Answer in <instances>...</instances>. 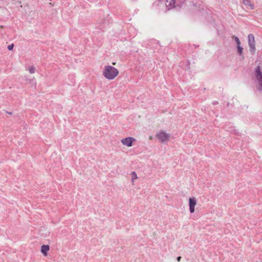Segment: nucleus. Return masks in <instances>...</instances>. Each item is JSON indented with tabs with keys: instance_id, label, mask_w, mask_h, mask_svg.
I'll return each mask as SVG.
<instances>
[{
	"instance_id": "1",
	"label": "nucleus",
	"mask_w": 262,
	"mask_h": 262,
	"mask_svg": "<svg viewBox=\"0 0 262 262\" xmlns=\"http://www.w3.org/2000/svg\"><path fill=\"white\" fill-rule=\"evenodd\" d=\"M119 74V71L112 66L104 67L103 75L108 80H113Z\"/></svg>"
},
{
	"instance_id": "2",
	"label": "nucleus",
	"mask_w": 262,
	"mask_h": 262,
	"mask_svg": "<svg viewBox=\"0 0 262 262\" xmlns=\"http://www.w3.org/2000/svg\"><path fill=\"white\" fill-rule=\"evenodd\" d=\"M255 76L257 82L256 89L260 93H262V73L260 67L258 66L255 69Z\"/></svg>"
},
{
	"instance_id": "3",
	"label": "nucleus",
	"mask_w": 262,
	"mask_h": 262,
	"mask_svg": "<svg viewBox=\"0 0 262 262\" xmlns=\"http://www.w3.org/2000/svg\"><path fill=\"white\" fill-rule=\"evenodd\" d=\"M156 138L161 142L169 140L170 134L166 133L163 130H161L156 135Z\"/></svg>"
},
{
	"instance_id": "4",
	"label": "nucleus",
	"mask_w": 262,
	"mask_h": 262,
	"mask_svg": "<svg viewBox=\"0 0 262 262\" xmlns=\"http://www.w3.org/2000/svg\"><path fill=\"white\" fill-rule=\"evenodd\" d=\"M248 45L250 52L253 54L255 51V38L252 34L248 35Z\"/></svg>"
},
{
	"instance_id": "5",
	"label": "nucleus",
	"mask_w": 262,
	"mask_h": 262,
	"mask_svg": "<svg viewBox=\"0 0 262 262\" xmlns=\"http://www.w3.org/2000/svg\"><path fill=\"white\" fill-rule=\"evenodd\" d=\"M136 140L133 137H127L125 138L122 139L121 140V143L124 145L128 147L132 146L133 142Z\"/></svg>"
},
{
	"instance_id": "6",
	"label": "nucleus",
	"mask_w": 262,
	"mask_h": 262,
	"mask_svg": "<svg viewBox=\"0 0 262 262\" xmlns=\"http://www.w3.org/2000/svg\"><path fill=\"white\" fill-rule=\"evenodd\" d=\"M196 205V200L195 198H190L189 199V206L190 212L192 213L194 212V208Z\"/></svg>"
},
{
	"instance_id": "7",
	"label": "nucleus",
	"mask_w": 262,
	"mask_h": 262,
	"mask_svg": "<svg viewBox=\"0 0 262 262\" xmlns=\"http://www.w3.org/2000/svg\"><path fill=\"white\" fill-rule=\"evenodd\" d=\"M165 4V6L168 10H170L174 7V0H162Z\"/></svg>"
},
{
	"instance_id": "8",
	"label": "nucleus",
	"mask_w": 262,
	"mask_h": 262,
	"mask_svg": "<svg viewBox=\"0 0 262 262\" xmlns=\"http://www.w3.org/2000/svg\"><path fill=\"white\" fill-rule=\"evenodd\" d=\"M27 83L31 87H32L33 88H35L36 85V82L35 81V79L34 78H33L32 79H29L27 81Z\"/></svg>"
},
{
	"instance_id": "9",
	"label": "nucleus",
	"mask_w": 262,
	"mask_h": 262,
	"mask_svg": "<svg viewBox=\"0 0 262 262\" xmlns=\"http://www.w3.org/2000/svg\"><path fill=\"white\" fill-rule=\"evenodd\" d=\"M50 250V247H41V252L44 256L47 255V252Z\"/></svg>"
},
{
	"instance_id": "10",
	"label": "nucleus",
	"mask_w": 262,
	"mask_h": 262,
	"mask_svg": "<svg viewBox=\"0 0 262 262\" xmlns=\"http://www.w3.org/2000/svg\"><path fill=\"white\" fill-rule=\"evenodd\" d=\"M243 3L245 5L250 7L251 9H254V6L251 4L250 0H243Z\"/></svg>"
},
{
	"instance_id": "11",
	"label": "nucleus",
	"mask_w": 262,
	"mask_h": 262,
	"mask_svg": "<svg viewBox=\"0 0 262 262\" xmlns=\"http://www.w3.org/2000/svg\"><path fill=\"white\" fill-rule=\"evenodd\" d=\"M28 70L29 71V72L30 74H33L35 72V68L34 67L32 66V67H29L28 68Z\"/></svg>"
},
{
	"instance_id": "12",
	"label": "nucleus",
	"mask_w": 262,
	"mask_h": 262,
	"mask_svg": "<svg viewBox=\"0 0 262 262\" xmlns=\"http://www.w3.org/2000/svg\"><path fill=\"white\" fill-rule=\"evenodd\" d=\"M237 52L240 55H242V54L243 53V48L240 46H237Z\"/></svg>"
},
{
	"instance_id": "13",
	"label": "nucleus",
	"mask_w": 262,
	"mask_h": 262,
	"mask_svg": "<svg viewBox=\"0 0 262 262\" xmlns=\"http://www.w3.org/2000/svg\"><path fill=\"white\" fill-rule=\"evenodd\" d=\"M132 177V181H133L135 179H136L138 178L137 174L135 171H133L131 173Z\"/></svg>"
},
{
	"instance_id": "14",
	"label": "nucleus",
	"mask_w": 262,
	"mask_h": 262,
	"mask_svg": "<svg viewBox=\"0 0 262 262\" xmlns=\"http://www.w3.org/2000/svg\"><path fill=\"white\" fill-rule=\"evenodd\" d=\"M233 37L234 39V40L235 41V42H236L237 46L240 45L241 42L239 41V38L237 36H233Z\"/></svg>"
},
{
	"instance_id": "15",
	"label": "nucleus",
	"mask_w": 262,
	"mask_h": 262,
	"mask_svg": "<svg viewBox=\"0 0 262 262\" xmlns=\"http://www.w3.org/2000/svg\"><path fill=\"white\" fill-rule=\"evenodd\" d=\"M14 47V44L13 43H11V45H9L7 48L9 50H12L13 49Z\"/></svg>"
},
{
	"instance_id": "16",
	"label": "nucleus",
	"mask_w": 262,
	"mask_h": 262,
	"mask_svg": "<svg viewBox=\"0 0 262 262\" xmlns=\"http://www.w3.org/2000/svg\"><path fill=\"white\" fill-rule=\"evenodd\" d=\"M181 256H178V257H177V260H178V261H180V260H181Z\"/></svg>"
},
{
	"instance_id": "17",
	"label": "nucleus",
	"mask_w": 262,
	"mask_h": 262,
	"mask_svg": "<svg viewBox=\"0 0 262 262\" xmlns=\"http://www.w3.org/2000/svg\"><path fill=\"white\" fill-rule=\"evenodd\" d=\"M212 104H213V105H216V104H218V102H217V101H214V102H212Z\"/></svg>"
},
{
	"instance_id": "18",
	"label": "nucleus",
	"mask_w": 262,
	"mask_h": 262,
	"mask_svg": "<svg viewBox=\"0 0 262 262\" xmlns=\"http://www.w3.org/2000/svg\"><path fill=\"white\" fill-rule=\"evenodd\" d=\"M7 113L8 114H10V115H11V114H11V113H10V112H7Z\"/></svg>"
},
{
	"instance_id": "19",
	"label": "nucleus",
	"mask_w": 262,
	"mask_h": 262,
	"mask_svg": "<svg viewBox=\"0 0 262 262\" xmlns=\"http://www.w3.org/2000/svg\"><path fill=\"white\" fill-rule=\"evenodd\" d=\"M42 246H48V245H45V244H43V245H42Z\"/></svg>"
},
{
	"instance_id": "20",
	"label": "nucleus",
	"mask_w": 262,
	"mask_h": 262,
	"mask_svg": "<svg viewBox=\"0 0 262 262\" xmlns=\"http://www.w3.org/2000/svg\"><path fill=\"white\" fill-rule=\"evenodd\" d=\"M115 64H116L115 62L113 63V64H114V65H115Z\"/></svg>"
}]
</instances>
